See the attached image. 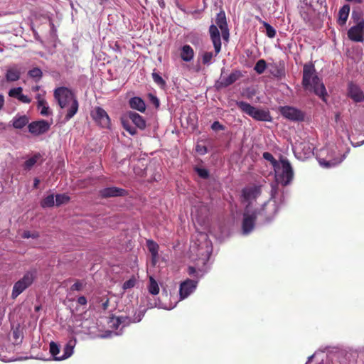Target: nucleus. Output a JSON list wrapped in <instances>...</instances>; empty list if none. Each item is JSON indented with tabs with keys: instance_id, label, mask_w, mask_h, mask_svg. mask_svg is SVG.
Instances as JSON below:
<instances>
[{
	"instance_id": "nucleus-1",
	"label": "nucleus",
	"mask_w": 364,
	"mask_h": 364,
	"mask_svg": "<svg viewBox=\"0 0 364 364\" xmlns=\"http://www.w3.org/2000/svg\"><path fill=\"white\" fill-rule=\"evenodd\" d=\"M213 251L212 242L209 235L205 232L196 230L193 235V244L191 245V252L196 255V259L205 264L209 260Z\"/></svg>"
},
{
	"instance_id": "nucleus-2",
	"label": "nucleus",
	"mask_w": 364,
	"mask_h": 364,
	"mask_svg": "<svg viewBox=\"0 0 364 364\" xmlns=\"http://www.w3.org/2000/svg\"><path fill=\"white\" fill-rule=\"evenodd\" d=\"M54 97L61 109H67L65 120L69 121L77 112L79 103L75 94L65 87L54 90Z\"/></svg>"
},
{
	"instance_id": "nucleus-3",
	"label": "nucleus",
	"mask_w": 364,
	"mask_h": 364,
	"mask_svg": "<svg viewBox=\"0 0 364 364\" xmlns=\"http://www.w3.org/2000/svg\"><path fill=\"white\" fill-rule=\"evenodd\" d=\"M302 85L305 90L313 91L315 95L326 102L327 95L326 87L319 77L316 75L314 65L305 64L303 68Z\"/></svg>"
},
{
	"instance_id": "nucleus-4",
	"label": "nucleus",
	"mask_w": 364,
	"mask_h": 364,
	"mask_svg": "<svg viewBox=\"0 0 364 364\" xmlns=\"http://www.w3.org/2000/svg\"><path fill=\"white\" fill-rule=\"evenodd\" d=\"M274 171L276 182L282 186L289 185L294 178L293 168L287 159H280Z\"/></svg>"
},
{
	"instance_id": "nucleus-5",
	"label": "nucleus",
	"mask_w": 364,
	"mask_h": 364,
	"mask_svg": "<svg viewBox=\"0 0 364 364\" xmlns=\"http://www.w3.org/2000/svg\"><path fill=\"white\" fill-rule=\"evenodd\" d=\"M237 107L245 114L257 121L272 122V117L267 109H258L244 101H236Z\"/></svg>"
},
{
	"instance_id": "nucleus-6",
	"label": "nucleus",
	"mask_w": 364,
	"mask_h": 364,
	"mask_svg": "<svg viewBox=\"0 0 364 364\" xmlns=\"http://www.w3.org/2000/svg\"><path fill=\"white\" fill-rule=\"evenodd\" d=\"M237 107L245 114L257 121L272 122V117L267 109H258L244 101H236Z\"/></svg>"
},
{
	"instance_id": "nucleus-7",
	"label": "nucleus",
	"mask_w": 364,
	"mask_h": 364,
	"mask_svg": "<svg viewBox=\"0 0 364 364\" xmlns=\"http://www.w3.org/2000/svg\"><path fill=\"white\" fill-rule=\"evenodd\" d=\"M37 277V270L36 269H31L26 272L23 276L16 282L13 286L11 292V298H17L21 293L26 289L32 285Z\"/></svg>"
},
{
	"instance_id": "nucleus-8",
	"label": "nucleus",
	"mask_w": 364,
	"mask_h": 364,
	"mask_svg": "<svg viewBox=\"0 0 364 364\" xmlns=\"http://www.w3.org/2000/svg\"><path fill=\"white\" fill-rule=\"evenodd\" d=\"M73 348L74 345L72 341H69L64 347L63 354L58 355L60 353L59 346L53 341L50 343V353L55 360H63L71 356L73 353Z\"/></svg>"
},
{
	"instance_id": "nucleus-9",
	"label": "nucleus",
	"mask_w": 364,
	"mask_h": 364,
	"mask_svg": "<svg viewBox=\"0 0 364 364\" xmlns=\"http://www.w3.org/2000/svg\"><path fill=\"white\" fill-rule=\"evenodd\" d=\"M279 112L284 117L291 121L301 122L304 119V112L294 107H280Z\"/></svg>"
},
{
	"instance_id": "nucleus-10",
	"label": "nucleus",
	"mask_w": 364,
	"mask_h": 364,
	"mask_svg": "<svg viewBox=\"0 0 364 364\" xmlns=\"http://www.w3.org/2000/svg\"><path fill=\"white\" fill-rule=\"evenodd\" d=\"M93 119L102 127L107 128L110 124V119L106 111L100 107H96L91 112Z\"/></svg>"
},
{
	"instance_id": "nucleus-11",
	"label": "nucleus",
	"mask_w": 364,
	"mask_h": 364,
	"mask_svg": "<svg viewBox=\"0 0 364 364\" xmlns=\"http://www.w3.org/2000/svg\"><path fill=\"white\" fill-rule=\"evenodd\" d=\"M348 38L355 42L364 41V20L361 19L355 26L351 27L348 31Z\"/></svg>"
},
{
	"instance_id": "nucleus-12",
	"label": "nucleus",
	"mask_w": 364,
	"mask_h": 364,
	"mask_svg": "<svg viewBox=\"0 0 364 364\" xmlns=\"http://www.w3.org/2000/svg\"><path fill=\"white\" fill-rule=\"evenodd\" d=\"M28 131L35 136H39L45 134L50 129V124L46 120H39L32 122L28 125Z\"/></svg>"
},
{
	"instance_id": "nucleus-13",
	"label": "nucleus",
	"mask_w": 364,
	"mask_h": 364,
	"mask_svg": "<svg viewBox=\"0 0 364 364\" xmlns=\"http://www.w3.org/2000/svg\"><path fill=\"white\" fill-rule=\"evenodd\" d=\"M197 285V280L188 279L183 282L179 288L180 299L183 300L191 295L196 290Z\"/></svg>"
},
{
	"instance_id": "nucleus-14",
	"label": "nucleus",
	"mask_w": 364,
	"mask_h": 364,
	"mask_svg": "<svg viewBox=\"0 0 364 364\" xmlns=\"http://www.w3.org/2000/svg\"><path fill=\"white\" fill-rule=\"evenodd\" d=\"M242 76V72L239 70H233L228 77L221 75L220 80L217 82L218 87H227L232 85Z\"/></svg>"
},
{
	"instance_id": "nucleus-15",
	"label": "nucleus",
	"mask_w": 364,
	"mask_h": 364,
	"mask_svg": "<svg viewBox=\"0 0 364 364\" xmlns=\"http://www.w3.org/2000/svg\"><path fill=\"white\" fill-rule=\"evenodd\" d=\"M100 195L103 198L126 196L128 195V191L124 188L112 186L101 189L100 191Z\"/></svg>"
},
{
	"instance_id": "nucleus-16",
	"label": "nucleus",
	"mask_w": 364,
	"mask_h": 364,
	"mask_svg": "<svg viewBox=\"0 0 364 364\" xmlns=\"http://www.w3.org/2000/svg\"><path fill=\"white\" fill-rule=\"evenodd\" d=\"M209 33L215 48V55H217L221 50V39L219 30L215 25L212 24L209 28Z\"/></svg>"
},
{
	"instance_id": "nucleus-17",
	"label": "nucleus",
	"mask_w": 364,
	"mask_h": 364,
	"mask_svg": "<svg viewBox=\"0 0 364 364\" xmlns=\"http://www.w3.org/2000/svg\"><path fill=\"white\" fill-rule=\"evenodd\" d=\"M256 218V212L255 210H251L249 205H247L243 213L242 228H254Z\"/></svg>"
},
{
	"instance_id": "nucleus-18",
	"label": "nucleus",
	"mask_w": 364,
	"mask_h": 364,
	"mask_svg": "<svg viewBox=\"0 0 364 364\" xmlns=\"http://www.w3.org/2000/svg\"><path fill=\"white\" fill-rule=\"evenodd\" d=\"M348 96L355 102L364 101V94L360 88L355 84L350 82L348 87Z\"/></svg>"
},
{
	"instance_id": "nucleus-19",
	"label": "nucleus",
	"mask_w": 364,
	"mask_h": 364,
	"mask_svg": "<svg viewBox=\"0 0 364 364\" xmlns=\"http://www.w3.org/2000/svg\"><path fill=\"white\" fill-rule=\"evenodd\" d=\"M261 193L259 186H252L245 188L242 190V196L245 201H250L256 199Z\"/></svg>"
},
{
	"instance_id": "nucleus-20",
	"label": "nucleus",
	"mask_w": 364,
	"mask_h": 364,
	"mask_svg": "<svg viewBox=\"0 0 364 364\" xmlns=\"http://www.w3.org/2000/svg\"><path fill=\"white\" fill-rule=\"evenodd\" d=\"M128 117L132 122L141 130H144L146 127V122L144 117L134 112H129Z\"/></svg>"
},
{
	"instance_id": "nucleus-21",
	"label": "nucleus",
	"mask_w": 364,
	"mask_h": 364,
	"mask_svg": "<svg viewBox=\"0 0 364 364\" xmlns=\"http://www.w3.org/2000/svg\"><path fill=\"white\" fill-rule=\"evenodd\" d=\"M21 70L17 65H13L7 69L5 77L8 82H15L21 77Z\"/></svg>"
},
{
	"instance_id": "nucleus-22",
	"label": "nucleus",
	"mask_w": 364,
	"mask_h": 364,
	"mask_svg": "<svg viewBox=\"0 0 364 364\" xmlns=\"http://www.w3.org/2000/svg\"><path fill=\"white\" fill-rule=\"evenodd\" d=\"M195 55L193 48L189 45H184L181 48L180 57L185 62H191Z\"/></svg>"
},
{
	"instance_id": "nucleus-23",
	"label": "nucleus",
	"mask_w": 364,
	"mask_h": 364,
	"mask_svg": "<svg viewBox=\"0 0 364 364\" xmlns=\"http://www.w3.org/2000/svg\"><path fill=\"white\" fill-rule=\"evenodd\" d=\"M129 105L132 109H136L140 112H144L146 110V104L139 97H132L129 100Z\"/></svg>"
},
{
	"instance_id": "nucleus-24",
	"label": "nucleus",
	"mask_w": 364,
	"mask_h": 364,
	"mask_svg": "<svg viewBox=\"0 0 364 364\" xmlns=\"http://www.w3.org/2000/svg\"><path fill=\"white\" fill-rule=\"evenodd\" d=\"M146 247L151 255L152 264L155 265L156 263L157 258L159 257L158 252L159 247L157 243H156L151 240H148L146 241Z\"/></svg>"
},
{
	"instance_id": "nucleus-25",
	"label": "nucleus",
	"mask_w": 364,
	"mask_h": 364,
	"mask_svg": "<svg viewBox=\"0 0 364 364\" xmlns=\"http://www.w3.org/2000/svg\"><path fill=\"white\" fill-rule=\"evenodd\" d=\"M350 6L348 4L343 5L338 11V23L340 26L346 24L350 13Z\"/></svg>"
},
{
	"instance_id": "nucleus-26",
	"label": "nucleus",
	"mask_w": 364,
	"mask_h": 364,
	"mask_svg": "<svg viewBox=\"0 0 364 364\" xmlns=\"http://www.w3.org/2000/svg\"><path fill=\"white\" fill-rule=\"evenodd\" d=\"M28 117L26 115L16 117L13 119L12 125L16 129H22L28 123Z\"/></svg>"
},
{
	"instance_id": "nucleus-27",
	"label": "nucleus",
	"mask_w": 364,
	"mask_h": 364,
	"mask_svg": "<svg viewBox=\"0 0 364 364\" xmlns=\"http://www.w3.org/2000/svg\"><path fill=\"white\" fill-rule=\"evenodd\" d=\"M215 22L220 29H223L228 27L226 16L224 11H221L217 14Z\"/></svg>"
},
{
	"instance_id": "nucleus-28",
	"label": "nucleus",
	"mask_w": 364,
	"mask_h": 364,
	"mask_svg": "<svg viewBox=\"0 0 364 364\" xmlns=\"http://www.w3.org/2000/svg\"><path fill=\"white\" fill-rule=\"evenodd\" d=\"M113 326L115 328H118L120 325H122V327H124L129 325L131 322L129 318L127 316H118L116 318H113Z\"/></svg>"
},
{
	"instance_id": "nucleus-29",
	"label": "nucleus",
	"mask_w": 364,
	"mask_h": 364,
	"mask_svg": "<svg viewBox=\"0 0 364 364\" xmlns=\"http://www.w3.org/2000/svg\"><path fill=\"white\" fill-rule=\"evenodd\" d=\"M149 292L153 295H156L159 292V287L156 281L153 277H149V284L148 286Z\"/></svg>"
},
{
	"instance_id": "nucleus-30",
	"label": "nucleus",
	"mask_w": 364,
	"mask_h": 364,
	"mask_svg": "<svg viewBox=\"0 0 364 364\" xmlns=\"http://www.w3.org/2000/svg\"><path fill=\"white\" fill-rule=\"evenodd\" d=\"M304 3L309 6L312 10H319L322 6V0H304Z\"/></svg>"
},
{
	"instance_id": "nucleus-31",
	"label": "nucleus",
	"mask_w": 364,
	"mask_h": 364,
	"mask_svg": "<svg viewBox=\"0 0 364 364\" xmlns=\"http://www.w3.org/2000/svg\"><path fill=\"white\" fill-rule=\"evenodd\" d=\"M54 195L50 194L44 198L41 202V205L43 208H50L53 207L55 205V200H54Z\"/></svg>"
},
{
	"instance_id": "nucleus-32",
	"label": "nucleus",
	"mask_w": 364,
	"mask_h": 364,
	"mask_svg": "<svg viewBox=\"0 0 364 364\" xmlns=\"http://www.w3.org/2000/svg\"><path fill=\"white\" fill-rule=\"evenodd\" d=\"M70 200V196L63 193V194H57L55 196V205L60 206L63 204L68 203Z\"/></svg>"
},
{
	"instance_id": "nucleus-33",
	"label": "nucleus",
	"mask_w": 364,
	"mask_h": 364,
	"mask_svg": "<svg viewBox=\"0 0 364 364\" xmlns=\"http://www.w3.org/2000/svg\"><path fill=\"white\" fill-rule=\"evenodd\" d=\"M267 68L266 61L263 59L259 60L254 68L255 72L258 74H262Z\"/></svg>"
},
{
	"instance_id": "nucleus-34",
	"label": "nucleus",
	"mask_w": 364,
	"mask_h": 364,
	"mask_svg": "<svg viewBox=\"0 0 364 364\" xmlns=\"http://www.w3.org/2000/svg\"><path fill=\"white\" fill-rule=\"evenodd\" d=\"M39 158L40 154H36L33 156L28 159V160H26L24 163V168L27 170L31 169L36 164Z\"/></svg>"
},
{
	"instance_id": "nucleus-35",
	"label": "nucleus",
	"mask_w": 364,
	"mask_h": 364,
	"mask_svg": "<svg viewBox=\"0 0 364 364\" xmlns=\"http://www.w3.org/2000/svg\"><path fill=\"white\" fill-rule=\"evenodd\" d=\"M28 75L31 78H35L38 80L41 78L43 73L40 68H34L28 71Z\"/></svg>"
},
{
	"instance_id": "nucleus-36",
	"label": "nucleus",
	"mask_w": 364,
	"mask_h": 364,
	"mask_svg": "<svg viewBox=\"0 0 364 364\" xmlns=\"http://www.w3.org/2000/svg\"><path fill=\"white\" fill-rule=\"evenodd\" d=\"M262 24L266 29V35L271 38L275 37L276 30L270 24L265 21H262Z\"/></svg>"
},
{
	"instance_id": "nucleus-37",
	"label": "nucleus",
	"mask_w": 364,
	"mask_h": 364,
	"mask_svg": "<svg viewBox=\"0 0 364 364\" xmlns=\"http://www.w3.org/2000/svg\"><path fill=\"white\" fill-rule=\"evenodd\" d=\"M229 229H209V233L211 235H214L216 237V238L220 241L224 240L223 237H217L216 235L218 232H221L223 235H227L228 233Z\"/></svg>"
},
{
	"instance_id": "nucleus-38",
	"label": "nucleus",
	"mask_w": 364,
	"mask_h": 364,
	"mask_svg": "<svg viewBox=\"0 0 364 364\" xmlns=\"http://www.w3.org/2000/svg\"><path fill=\"white\" fill-rule=\"evenodd\" d=\"M262 156L265 160L270 162L273 168L279 163V161L276 160L273 155L269 152H264Z\"/></svg>"
},
{
	"instance_id": "nucleus-39",
	"label": "nucleus",
	"mask_w": 364,
	"mask_h": 364,
	"mask_svg": "<svg viewBox=\"0 0 364 364\" xmlns=\"http://www.w3.org/2000/svg\"><path fill=\"white\" fill-rule=\"evenodd\" d=\"M22 91L23 88L21 87L12 88L9 91V96L18 99L20 95L22 93Z\"/></svg>"
},
{
	"instance_id": "nucleus-40",
	"label": "nucleus",
	"mask_w": 364,
	"mask_h": 364,
	"mask_svg": "<svg viewBox=\"0 0 364 364\" xmlns=\"http://www.w3.org/2000/svg\"><path fill=\"white\" fill-rule=\"evenodd\" d=\"M122 125L125 130H127L131 135L136 134V129L135 127L131 126L128 122L122 120Z\"/></svg>"
},
{
	"instance_id": "nucleus-41",
	"label": "nucleus",
	"mask_w": 364,
	"mask_h": 364,
	"mask_svg": "<svg viewBox=\"0 0 364 364\" xmlns=\"http://www.w3.org/2000/svg\"><path fill=\"white\" fill-rule=\"evenodd\" d=\"M195 171H196L198 175L203 179H207L209 177V172L205 168L196 167L195 168Z\"/></svg>"
},
{
	"instance_id": "nucleus-42",
	"label": "nucleus",
	"mask_w": 364,
	"mask_h": 364,
	"mask_svg": "<svg viewBox=\"0 0 364 364\" xmlns=\"http://www.w3.org/2000/svg\"><path fill=\"white\" fill-rule=\"evenodd\" d=\"M213 58V54L212 52H205L203 55L202 62L204 65H208L210 63Z\"/></svg>"
},
{
	"instance_id": "nucleus-43",
	"label": "nucleus",
	"mask_w": 364,
	"mask_h": 364,
	"mask_svg": "<svg viewBox=\"0 0 364 364\" xmlns=\"http://www.w3.org/2000/svg\"><path fill=\"white\" fill-rule=\"evenodd\" d=\"M152 78L154 81L159 85L164 86L166 85L165 80L156 73H152Z\"/></svg>"
},
{
	"instance_id": "nucleus-44",
	"label": "nucleus",
	"mask_w": 364,
	"mask_h": 364,
	"mask_svg": "<svg viewBox=\"0 0 364 364\" xmlns=\"http://www.w3.org/2000/svg\"><path fill=\"white\" fill-rule=\"evenodd\" d=\"M188 273L189 275L200 278L203 276L201 271H197L194 267H188Z\"/></svg>"
},
{
	"instance_id": "nucleus-45",
	"label": "nucleus",
	"mask_w": 364,
	"mask_h": 364,
	"mask_svg": "<svg viewBox=\"0 0 364 364\" xmlns=\"http://www.w3.org/2000/svg\"><path fill=\"white\" fill-rule=\"evenodd\" d=\"M135 283H136L135 279L132 278V279H129V280L126 281L125 282H124L122 287L124 290H126V289L134 287L135 285Z\"/></svg>"
},
{
	"instance_id": "nucleus-46",
	"label": "nucleus",
	"mask_w": 364,
	"mask_h": 364,
	"mask_svg": "<svg viewBox=\"0 0 364 364\" xmlns=\"http://www.w3.org/2000/svg\"><path fill=\"white\" fill-rule=\"evenodd\" d=\"M211 129L214 131H220L223 130L225 127L218 121H215L212 124Z\"/></svg>"
},
{
	"instance_id": "nucleus-47",
	"label": "nucleus",
	"mask_w": 364,
	"mask_h": 364,
	"mask_svg": "<svg viewBox=\"0 0 364 364\" xmlns=\"http://www.w3.org/2000/svg\"><path fill=\"white\" fill-rule=\"evenodd\" d=\"M83 287V284L82 282H80V281H77L75 283H74L71 287H70V289L72 291H80L82 290Z\"/></svg>"
},
{
	"instance_id": "nucleus-48",
	"label": "nucleus",
	"mask_w": 364,
	"mask_h": 364,
	"mask_svg": "<svg viewBox=\"0 0 364 364\" xmlns=\"http://www.w3.org/2000/svg\"><path fill=\"white\" fill-rule=\"evenodd\" d=\"M38 236V235L36 233V232H32L31 233L28 230H25L23 233H22V237L23 238H36Z\"/></svg>"
},
{
	"instance_id": "nucleus-49",
	"label": "nucleus",
	"mask_w": 364,
	"mask_h": 364,
	"mask_svg": "<svg viewBox=\"0 0 364 364\" xmlns=\"http://www.w3.org/2000/svg\"><path fill=\"white\" fill-rule=\"evenodd\" d=\"M40 113L43 116H48L51 114L50 108L48 106H47V104L41 107Z\"/></svg>"
},
{
	"instance_id": "nucleus-50",
	"label": "nucleus",
	"mask_w": 364,
	"mask_h": 364,
	"mask_svg": "<svg viewBox=\"0 0 364 364\" xmlns=\"http://www.w3.org/2000/svg\"><path fill=\"white\" fill-rule=\"evenodd\" d=\"M18 100L23 102V103H26V104H28L31 102V100L30 97H28L27 95H23V93H21L20 95V96L18 97Z\"/></svg>"
},
{
	"instance_id": "nucleus-51",
	"label": "nucleus",
	"mask_w": 364,
	"mask_h": 364,
	"mask_svg": "<svg viewBox=\"0 0 364 364\" xmlns=\"http://www.w3.org/2000/svg\"><path fill=\"white\" fill-rule=\"evenodd\" d=\"M320 164L321 166H323V167L329 168L333 166H335L336 163L330 161L322 160V161H320Z\"/></svg>"
},
{
	"instance_id": "nucleus-52",
	"label": "nucleus",
	"mask_w": 364,
	"mask_h": 364,
	"mask_svg": "<svg viewBox=\"0 0 364 364\" xmlns=\"http://www.w3.org/2000/svg\"><path fill=\"white\" fill-rule=\"evenodd\" d=\"M222 33L223 38L225 41H228L229 38V29L228 27H226L223 29H220Z\"/></svg>"
},
{
	"instance_id": "nucleus-53",
	"label": "nucleus",
	"mask_w": 364,
	"mask_h": 364,
	"mask_svg": "<svg viewBox=\"0 0 364 364\" xmlns=\"http://www.w3.org/2000/svg\"><path fill=\"white\" fill-rule=\"evenodd\" d=\"M352 18L354 21H358V23L359 21H360V20L362 19L361 17H360V14L359 12L355 11H353L352 12Z\"/></svg>"
},
{
	"instance_id": "nucleus-54",
	"label": "nucleus",
	"mask_w": 364,
	"mask_h": 364,
	"mask_svg": "<svg viewBox=\"0 0 364 364\" xmlns=\"http://www.w3.org/2000/svg\"><path fill=\"white\" fill-rule=\"evenodd\" d=\"M252 230L253 229H240V232H238V234L243 235V236H246V235H249L252 232Z\"/></svg>"
},
{
	"instance_id": "nucleus-55",
	"label": "nucleus",
	"mask_w": 364,
	"mask_h": 364,
	"mask_svg": "<svg viewBox=\"0 0 364 364\" xmlns=\"http://www.w3.org/2000/svg\"><path fill=\"white\" fill-rule=\"evenodd\" d=\"M144 315V313L143 311H139V314L134 316L133 321L134 322H139L141 320Z\"/></svg>"
},
{
	"instance_id": "nucleus-56",
	"label": "nucleus",
	"mask_w": 364,
	"mask_h": 364,
	"mask_svg": "<svg viewBox=\"0 0 364 364\" xmlns=\"http://www.w3.org/2000/svg\"><path fill=\"white\" fill-rule=\"evenodd\" d=\"M77 303L80 305H85L87 304V299L84 296H81L78 297Z\"/></svg>"
},
{
	"instance_id": "nucleus-57",
	"label": "nucleus",
	"mask_w": 364,
	"mask_h": 364,
	"mask_svg": "<svg viewBox=\"0 0 364 364\" xmlns=\"http://www.w3.org/2000/svg\"><path fill=\"white\" fill-rule=\"evenodd\" d=\"M47 104L46 101L44 99H39L38 102V107L41 108L44 105Z\"/></svg>"
},
{
	"instance_id": "nucleus-58",
	"label": "nucleus",
	"mask_w": 364,
	"mask_h": 364,
	"mask_svg": "<svg viewBox=\"0 0 364 364\" xmlns=\"http://www.w3.org/2000/svg\"><path fill=\"white\" fill-rule=\"evenodd\" d=\"M4 105V97L2 95L0 94V110L2 109Z\"/></svg>"
},
{
	"instance_id": "nucleus-59",
	"label": "nucleus",
	"mask_w": 364,
	"mask_h": 364,
	"mask_svg": "<svg viewBox=\"0 0 364 364\" xmlns=\"http://www.w3.org/2000/svg\"><path fill=\"white\" fill-rule=\"evenodd\" d=\"M40 183V180L38 178H34L33 187L37 188Z\"/></svg>"
},
{
	"instance_id": "nucleus-60",
	"label": "nucleus",
	"mask_w": 364,
	"mask_h": 364,
	"mask_svg": "<svg viewBox=\"0 0 364 364\" xmlns=\"http://www.w3.org/2000/svg\"><path fill=\"white\" fill-rule=\"evenodd\" d=\"M174 3H175L176 6L178 9H180L181 10H183V9L181 8V5H180V4H179L178 0H174Z\"/></svg>"
},
{
	"instance_id": "nucleus-61",
	"label": "nucleus",
	"mask_w": 364,
	"mask_h": 364,
	"mask_svg": "<svg viewBox=\"0 0 364 364\" xmlns=\"http://www.w3.org/2000/svg\"><path fill=\"white\" fill-rule=\"evenodd\" d=\"M107 1H108V0H97V2L101 5Z\"/></svg>"
},
{
	"instance_id": "nucleus-62",
	"label": "nucleus",
	"mask_w": 364,
	"mask_h": 364,
	"mask_svg": "<svg viewBox=\"0 0 364 364\" xmlns=\"http://www.w3.org/2000/svg\"><path fill=\"white\" fill-rule=\"evenodd\" d=\"M154 100V102L156 103L157 105H159V100L156 97H153Z\"/></svg>"
},
{
	"instance_id": "nucleus-63",
	"label": "nucleus",
	"mask_w": 364,
	"mask_h": 364,
	"mask_svg": "<svg viewBox=\"0 0 364 364\" xmlns=\"http://www.w3.org/2000/svg\"><path fill=\"white\" fill-rule=\"evenodd\" d=\"M311 149L310 147L308 148V151L305 153V154H310L311 153Z\"/></svg>"
},
{
	"instance_id": "nucleus-64",
	"label": "nucleus",
	"mask_w": 364,
	"mask_h": 364,
	"mask_svg": "<svg viewBox=\"0 0 364 364\" xmlns=\"http://www.w3.org/2000/svg\"><path fill=\"white\" fill-rule=\"evenodd\" d=\"M159 5H160V6H161V7H162V8H164V6H165V4H164V1H163V2L159 3Z\"/></svg>"
}]
</instances>
